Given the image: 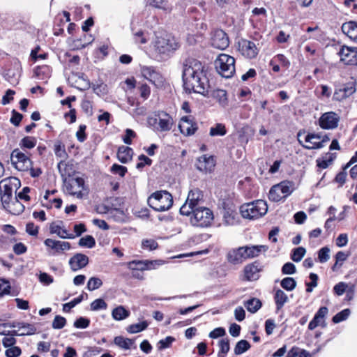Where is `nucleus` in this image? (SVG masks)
Instances as JSON below:
<instances>
[{"instance_id":"nucleus-1","label":"nucleus","mask_w":357,"mask_h":357,"mask_svg":"<svg viewBox=\"0 0 357 357\" xmlns=\"http://www.w3.org/2000/svg\"><path fill=\"white\" fill-rule=\"evenodd\" d=\"M183 87L185 91L204 95L208 92V80L204 73L202 63L197 59H188L183 65Z\"/></svg>"},{"instance_id":"nucleus-2","label":"nucleus","mask_w":357,"mask_h":357,"mask_svg":"<svg viewBox=\"0 0 357 357\" xmlns=\"http://www.w3.org/2000/svg\"><path fill=\"white\" fill-rule=\"evenodd\" d=\"M268 211V205L262 199H258L241 206L240 212L244 218L256 219L264 216Z\"/></svg>"},{"instance_id":"nucleus-3","label":"nucleus","mask_w":357,"mask_h":357,"mask_svg":"<svg viewBox=\"0 0 357 357\" xmlns=\"http://www.w3.org/2000/svg\"><path fill=\"white\" fill-rule=\"evenodd\" d=\"M148 203L156 211H165L172 206L173 197L167 190L156 191L149 197Z\"/></svg>"},{"instance_id":"nucleus-4","label":"nucleus","mask_w":357,"mask_h":357,"mask_svg":"<svg viewBox=\"0 0 357 357\" xmlns=\"http://www.w3.org/2000/svg\"><path fill=\"white\" fill-rule=\"evenodd\" d=\"M217 72L223 77L230 78L235 73V59L226 54H220L215 61Z\"/></svg>"},{"instance_id":"nucleus-5","label":"nucleus","mask_w":357,"mask_h":357,"mask_svg":"<svg viewBox=\"0 0 357 357\" xmlns=\"http://www.w3.org/2000/svg\"><path fill=\"white\" fill-rule=\"evenodd\" d=\"M213 220V213L206 207H197L194 211V215L190 217L192 225L200 227H206L211 225Z\"/></svg>"},{"instance_id":"nucleus-6","label":"nucleus","mask_w":357,"mask_h":357,"mask_svg":"<svg viewBox=\"0 0 357 357\" xmlns=\"http://www.w3.org/2000/svg\"><path fill=\"white\" fill-rule=\"evenodd\" d=\"M20 185V181L17 178H9L3 179L0 182L1 200L3 208L13 200V187Z\"/></svg>"},{"instance_id":"nucleus-7","label":"nucleus","mask_w":357,"mask_h":357,"mask_svg":"<svg viewBox=\"0 0 357 357\" xmlns=\"http://www.w3.org/2000/svg\"><path fill=\"white\" fill-rule=\"evenodd\" d=\"M148 122L159 132L169 131L174 123L172 117L164 112H159L155 118H149Z\"/></svg>"},{"instance_id":"nucleus-8","label":"nucleus","mask_w":357,"mask_h":357,"mask_svg":"<svg viewBox=\"0 0 357 357\" xmlns=\"http://www.w3.org/2000/svg\"><path fill=\"white\" fill-rule=\"evenodd\" d=\"M155 50L160 54H168L178 48V43L170 35L158 36L154 43Z\"/></svg>"},{"instance_id":"nucleus-9","label":"nucleus","mask_w":357,"mask_h":357,"mask_svg":"<svg viewBox=\"0 0 357 357\" xmlns=\"http://www.w3.org/2000/svg\"><path fill=\"white\" fill-rule=\"evenodd\" d=\"M66 191L70 195L82 199L84 197V181L82 178H70L64 181Z\"/></svg>"},{"instance_id":"nucleus-10","label":"nucleus","mask_w":357,"mask_h":357,"mask_svg":"<svg viewBox=\"0 0 357 357\" xmlns=\"http://www.w3.org/2000/svg\"><path fill=\"white\" fill-rule=\"evenodd\" d=\"M10 158L13 165L20 171L27 170L31 166L29 158L18 149L13 151Z\"/></svg>"},{"instance_id":"nucleus-11","label":"nucleus","mask_w":357,"mask_h":357,"mask_svg":"<svg viewBox=\"0 0 357 357\" xmlns=\"http://www.w3.org/2000/svg\"><path fill=\"white\" fill-rule=\"evenodd\" d=\"M211 45L218 50H225L229 45L227 34L222 29H215L211 33Z\"/></svg>"},{"instance_id":"nucleus-12","label":"nucleus","mask_w":357,"mask_h":357,"mask_svg":"<svg viewBox=\"0 0 357 357\" xmlns=\"http://www.w3.org/2000/svg\"><path fill=\"white\" fill-rule=\"evenodd\" d=\"M340 116L334 112L324 113L319 119V125L322 129H335L338 126Z\"/></svg>"},{"instance_id":"nucleus-13","label":"nucleus","mask_w":357,"mask_h":357,"mask_svg":"<svg viewBox=\"0 0 357 357\" xmlns=\"http://www.w3.org/2000/svg\"><path fill=\"white\" fill-rule=\"evenodd\" d=\"M338 54L344 64L357 66V47L343 46Z\"/></svg>"},{"instance_id":"nucleus-14","label":"nucleus","mask_w":357,"mask_h":357,"mask_svg":"<svg viewBox=\"0 0 357 357\" xmlns=\"http://www.w3.org/2000/svg\"><path fill=\"white\" fill-rule=\"evenodd\" d=\"M238 50L247 58H255L258 54V49L254 42L246 39H241L238 43Z\"/></svg>"},{"instance_id":"nucleus-15","label":"nucleus","mask_w":357,"mask_h":357,"mask_svg":"<svg viewBox=\"0 0 357 357\" xmlns=\"http://www.w3.org/2000/svg\"><path fill=\"white\" fill-rule=\"evenodd\" d=\"M178 128L181 132L185 136L193 135L197 130V123L194 122L191 116L182 117Z\"/></svg>"},{"instance_id":"nucleus-16","label":"nucleus","mask_w":357,"mask_h":357,"mask_svg":"<svg viewBox=\"0 0 357 357\" xmlns=\"http://www.w3.org/2000/svg\"><path fill=\"white\" fill-rule=\"evenodd\" d=\"M227 259L229 263L233 265L242 264L247 259L244 247L241 246L229 250L227 254Z\"/></svg>"},{"instance_id":"nucleus-17","label":"nucleus","mask_w":357,"mask_h":357,"mask_svg":"<svg viewBox=\"0 0 357 357\" xmlns=\"http://www.w3.org/2000/svg\"><path fill=\"white\" fill-rule=\"evenodd\" d=\"M195 165L199 171L206 174L213 169L215 165V161L213 156L203 155L197 158Z\"/></svg>"},{"instance_id":"nucleus-18","label":"nucleus","mask_w":357,"mask_h":357,"mask_svg":"<svg viewBox=\"0 0 357 357\" xmlns=\"http://www.w3.org/2000/svg\"><path fill=\"white\" fill-rule=\"evenodd\" d=\"M355 91V84L354 83H347L335 89L333 99L335 101H342L349 97Z\"/></svg>"},{"instance_id":"nucleus-19","label":"nucleus","mask_w":357,"mask_h":357,"mask_svg":"<svg viewBox=\"0 0 357 357\" xmlns=\"http://www.w3.org/2000/svg\"><path fill=\"white\" fill-rule=\"evenodd\" d=\"M142 74L144 78L149 80L155 86L162 83V77L159 73L152 67L144 66L142 68Z\"/></svg>"},{"instance_id":"nucleus-20","label":"nucleus","mask_w":357,"mask_h":357,"mask_svg":"<svg viewBox=\"0 0 357 357\" xmlns=\"http://www.w3.org/2000/svg\"><path fill=\"white\" fill-rule=\"evenodd\" d=\"M89 263V257L82 253H77L69 260V265L73 271L85 267Z\"/></svg>"},{"instance_id":"nucleus-21","label":"nucleus","mask_w":357,"mask_h":357,"mask_svg":"<svg viewBox=\"0 0 357 357\" xmlns=\"http://www.w3.org/2000/svg\"><path fill=\"white\" fill-rule=\"evenodd\" d=\"M202 192L198 188H194L189 191L186 200L188 204L195 208L199 207V205L204 202Z\"/></svg>"},{"instance_id":"nucleus-22","label":"nucleus","mask_w":357,"mask_h":357,"mask_svg":"<svg viewBox=\"0 0 357 357\" xmlns=\"http://www.w3.org/2000/svg\"><path fill=\"white\" fill-rule=\"evenodd\" d=\"M261 270L259 263L255 261L244 268L245 277L248 280H255L258 278V273Z\"/></svg>"},{"instance_id":"nucleus-23","label":"nucleus","mask_w":357,"mask_h":357,"mask_svg":"<svg viewBox=\"0 0 357 357\" xmlns=\"http://www.w3.org/2000/svg\"><path fill=\"white\" fill-rule=\"evenodd\" d=\"M4 208L13 215H20L24 211V206L17 197H14L13 200L8 205H5Z\"/></svg>"},{"instance_id":"nucleus-24","label":"nucleus","mask_w":357,"mask_h":357,"mask_svg":"<svg viewBox=\"0 0 357 357\" xmlns=\"http://www.w3.org/2000/svg\"><path fill=\"white\" fill-rule=\"evenodd\" d=\"M247 259L258 257L261 252H266L268 247L266 245L243 246Z\"/></svg>"},{"instance_id":"nucleus-25","label":"nucleus","mask_w":357,"mask_h":357,"mask_svg":"<svg viewBox=\"0 0 357 357\" xmlns=\"http://www.w3.org/2000/svg\"><path fill=\"white\" fill-rule=\"evenodd\" d=\"M133 151L128 146H121L119 148L117 158L121 163H127L131 160Z\"/></svg>"},{"instance_id":"nucleus-26","label":"nucleus","mask_w":357,"mask_h":357,"mask_svg":"<svg viewBox=\"0 0 357 357\" xmlns=\"http://www.w3.org/2000/svg\"><path fill=\"white\" fill-rule=\"evenodd\" d=\"M18 325H22V328H27V331H22V333H19L17 331H8L9 333L8 335H10L11 337L15 336H23V335H31L34 334L36 332V328L30 324H26L24 322H18Z\"/></svg>"},{"instance_id":"nucleus-27","label":"nucleus","mask_w":357,"mask_h":357,"mask_svg":"<svg viewBox=\"0 0 357 357\" xmlns=\"http://www.w3.org/2000/svg\"><path fill=\"white\" fill-rule=\"evenodd\" d=\"M151 261H132L128 263V268L133 271H144L151 268Z\"/></svg>"},{"instance_id":"nucleus-28","label":"nucleus","mask_w":357,"mask_h":357,"mask_svg":"<svg viewBox=\"0 0 357 357\" xmlns=\"http://www.w3.org/2000/svg\"><path fill=\"white\" fill-rule=\"evenodd\" d=\"M50 231L51 234H56L61 238H74L73 234H68L66 229H62L60 225H56L55 222H52L50 225Z\"/></svg>"},{"instance_id":"nucleus-29","label":"nucleus","mask_w":357,"mask_h":357,"mask_svg":"<svg viewBox=\"0 0 357 357\" xmlns=\"http://www.w3.org/2000/svg\"><path fill=\"white\" fill-rule=\"evenodd\" d=\"M356 22L349 21L342 25V31L344 34L354 40V39H356Z\"/></svg>"},{"instance_id":"nucleus-30","label":"nucleus","mask_w":357,"mask_h":357,"mask_svg":"<svg viewBox=\"0 0 357 357\" xmlns=\"http://www.w3.org/2000/svg\"><path fill=\"white\" fill-rule=\"evenodd\" d=\"M274 301L277 310H280L289 301V298L287 295L282 290L277 289L274 295Z\"/></svg>"},{"instance_id":"nucleus-31","label":"nucleus","mask_w":357,"mask_h":357,"mask_svg":"<svg viewBox=\"0 0 357 357\" xmlns=\"http://www.w3.org/2000/svg\"><path fill=\"white\" fill-rule=\"evenodd\" d=\"M112 316L114 319L121 321L128 318L130 316V312L123 306L120 305L112 310Z\"/></svg>"},{"instance_id":"nucleus-32","label":"nucleus","mask_w":357,"mask_h":357,"mask_svg":"<svg viewBox=\"0 0 357 357\" xmlns=\"http://www.w3.org/2000/svg\"><path fill=\"white\" fill-rule=\"evenodd\" d=\"M244 305L248 311L255 313L261 307V302L258 298H252L245 301Z\"/></svg>"},{"instance_id":"nucleus-33","label":"nucleus","mask_w":357,"mask_h":357,"mask_svg":"<svg viewBox=\"0 0 357 357\" xmlns=\"http://www.w3.org/2000/svg\"><path fill=\"white\" fill-rule=\"evenodd\" d=\"M328 310L326 307H321L317 312L315 314L314 318L309 323L308 328L309 330H314L316 328V321L317 317H319L320 319H324L326 315L328 314Z\"/></svg>"},{"instance_id":"nucleus-34","label":"nucleus","mask_w":357,"mask_h":357,"mask_svg":"<svg viewBox=\"0 0 357 357\" xmlns=\"http://www.w3.org/2000/svg\"><path fill=\"white\" fill-rule=\"evenodd\" d=\"M114 342L118 347L124 349H130L134 341L130 338H126L122 336H117L114 338Z\"/></svg>"},{"instance_id":"nucleus-35","label":"nucleus","mask_w":357,"mask_h":357,"mask_svg":"<svg viewBox=\"0 0 357 357\" xmlns=\"http://www.w3.org/2000/svg\"><path fill=\"white\" fill-rule=\"evenodd\" d=\"M280 191V188H279V187H278L277 185H273L269 191V194H268L269 199L271 201L278 202L280 201L282 199H284V195H282Z\"/></svg>"},{"instance_id":"nucleus-36","label":"nucleus","mask_w":357,"mask_h":357,"mask_svg":"<svg viewBox=\"0 0 357 357\" xmlns=\"http://www.w3.org/2000/svg\"><path fill=\"white\" fill-rule=\"evenodd\" d=\"M213 96L223 107L227 105V92L223 89H217L213 92Z\"/></svg>"},{"instance_id":"nucleus-37","label":"nucleus","mask_w":357,"mask_h":357,"mask_svg":"<svg viewBox=\"0 0 357 357\" xmlns=\"http://www.w3.org/2000/svg\"><path fill=\"white\" fill-rule=\"evenodd\" d=\"M250 348V343L245 340L238 341L234 347V354L236 355H241L248 351Z\"/></svg>"},{"instance_id":"nucleus-38","label":"nucleus","mask_w":357,"mask_h":357,"mask_svg":"<svg viewBox=\"0 0 357 357\" xmlns=\"http://www.w3.org/2000/svg\"><path fill=\"white\" fill-rule=\"evenodd\" d=\"M220 351L218 352V357H225L226 354L229 351V340L228 338H223L219 341L218 343Z\"/></svg>"},{"instance_id":"nucleus-39","label":"nucleus","mask_w":357,"mask_h":357,"mask_svg":"<svg viewBox=\"0 0 357 357\" xmlns=\"http://www.w3.org/2000/svg\"><path fill=\"white\" fill-rule=\"evenodd\" d=\"M281 287L287 291H293L296 287V281L290 277L282 279L280 282Z\"/></svg>"},{"instance_id":"nucleus-40","label":"nucleus","mask_w":357,"mask_h":357,"mask_svg":"<svg viewBox=\"0 0 357 357\" xmlns=\"http://www.w3.org/2000/svg\"><path fill=\"white\" fill-rule=\"evenodd\" d=\"M78 245L81 247L92 248L96 245V241L92 236L86 235L79 239Z\"/></svg>"},{"instance_id":"nucleus-41","label":"nucleus","mask_w":357,"mask_h":357,"mask_svg":"<svg viewBox=\"0 0 357 357\" xmlns=\"http://www.w3.org/2000/svg\"><path fill=\"white\" fill-rule=\"evenodd\" d=\"M36 145V139L34 137L26 136L22 138L20 142L21 148L31 149Z\"/></svg>"},{"instance_id":"nucleus-42","label":"nucleus","mask_w":357,"mask_h":357,"mask_svg":"<svg viewBox=\"0 0 357 357\" xmlns=\"http://www.w3.org/2000/svg\"><path fill=\"white\" fill-rule=\"evenodd\" d=\"M148 326L146 321H142L140 323L130 325L127 328V331L130 333H137L146 329Z\"/></svg>"},{"instance_id":"nucleus-43","label":"nucleus","mask_w":357,"mask_h":357,"mask_svg":"<svg viewBox=\"0 0 357 357\" xmlns=\"http://www.w3.org/2000/svg\"><path fill=\"white\" fill-rule=\"evenodd\" d=\"M305 133V130H300L298 134H297V137H298V140L299 142V143L302 145V146L303 148H305V149H308V150H310V149H321L322 147L324 146V144L320 141L319 142H314L312 143V146H309V145H305V144H303V142L300 139V137L302 135V133Z\"/></svg>"},{"instance_id":"nucleus-44","label":"nucleus","mask_w":357,"mask_h":357,"mask_svg":"<svg viewBox=\"0 0 357 357\" xmlns=\"http://www.w3.org/2000/svg\"><path fill=\"white\" fill-rule=\"evenodd\" d=\"M174 341L175 338L172 336H167L165 339L160 340L157 344L158 350L169 348Z\"/></svg>"},{"instance_id":"nucleus-45","label":"nucleus","mask_w":357,"mask_h":357,"mask_svg":"<svg viewBox=\"0 0 357 357\" xmlns=\"http://www.w3.org/2000/svg\"><path fill=\"white\" fill-rule=\"evenodd\" d=\"M350 313L351 312L349 309H344L341 312H338L337 314H336L333 317L332 321L335 324L340 323L342 321L346 320L349 317Z\"/></svg>"},{"instance_id":"nucleus-46","label":"nucleus","mask_w":357,"mask_h":357,"mask_svg":"<svg viewBox=\"0 0 357 357\" xmlns=\"http://www.w3.org/2000/svg\"><path fill=\"white\" fill-rule=\"evenodd\" d=\"M305 249L303 247H298L293 250L291 258L295 262L301 261L305 254Z\"/></svg>"},{"instance_id":"nucleus-47","label":"nucleus","mask_w":357,"mask_h":357,"mask_svg":"<svg viewBox=\"0 0 357 357\" xmlns=\"http://www.w3.org/2000/svg\"><path fill=\"white\" fill-rule=\"evenodd\" d=\"M226 134L225 126L222 123H218L215 127H212L210 129L211 136H223Z\"/></svg>"},{"instance_id":"nucleus-48","label":"nucleus","mask_w":357,"mask_h":357,"mask_svg":"<svg viewBox=\"0 0 357 357\" xmlns=\"http://www.w3.org/2000/svg\"><path fill=\"white\" fill-rule=\"evenodd\" d=\"M84 298V295L81 294L77 298H74L69 303H65L63 305V311L65 312H68L70 310L74 307L76 305L79 304L82 302Z\"/></svg>"},{"instance_id":"nucleus-49","label":"nucleus","mask_w":357,"mask_h":357,"mask_svg":"<svg viewBox=\"0 0 357 357\" xmlns=\"http://www.w3.org/2000/svg\"><path fill=\"white\" fill-rule=\"evenodd\" d=\"M102 285V280L96 277H92L89 279L87 283V289L89 291H93L95 289H98Z\"/></svg>"},{"instance_id":"nucleus-50","label":"nucleus","mask_w":357,"mask_h":357,"mask_svg":"<svg viewBox=\"0 0 357 357\" xmlns=\"http://www.w3.org/2000/svg\"><path fill=\"white\" fill-rule=\"evenodd\" d=\"M54 153L57 157H59L61 158H66V152L65 150V147L63 145H62L61 142H56L54 145Z\"/></svg>"},{"instance_id":"nucleus-51","label":"nucleus","mask_w":357,"mask_h":357,"mask_svg":"<svg viewBox=\"0 0 357 357\" xmlns=\"http://www.w3.org/2000/svg\"><path fill=\"white\" fill-rule=\"evenodd\" d=\"M277 185L280 188V192L284 195V198H286L292 192V190L291 189V184L289 182L283 181L279 184H277Z\"/></svg>"},{"instance_id":"nucleus-52","label":"nucleus","mask_w":357,"mask_h":357,"mask_svg":"<svg viewBox=\"0 0 357 357\" xmlns=\"http://www.w3.org/2000/svg\"><path fill=\"white\" fill-rule=\"evenodd\" d=\"M330 249L328 247L321 248L318 252V259L321 263L326 262L330 258Z\"/></svg>"},{"instance_id":"nucleus-53","label":"nucleus","mask_w":357,"mask_h":357,"mask_svg":"<svg viewBox=\"0 0 357 357\" xmlns=\"http://www.w3.org/2000/svg\"><path fill=\"white\" fill-rule=\"evenodd\" d=\"M66 324V318L60 315H56L52 321V326L54 329H61L65 326Z\"/></svg>"},{"instance_id":"nucleus-54","label":"nucleus","mask_w":357,"mask_h":357,"mask_svg":"<svg viewBox=\"0 0 357 357\" xmlns=\"http://www.w3.org/2000/svg\"><path fill=\"white\" fill-rule=\"evenodd\" d=\"M310 279L311 280L310 282H306V291L307 293H310L312 291V289L314 287H316L317 286V280H318V276L317 274L311 273L309 276Z\"/></svg>"},{"instance_id":"nucleus-55","label":"nucleus","mask_w":357,"mask_h":357,"mask_svg":"<svg viewBox=\"0 0 357 357\" xmlns=\"http://www.w3.org/2000/svg\"><path fill=\"white\" fill-rule=\"evenodd\" d=\"M107 307V303L103 299L101 298L96 299L91 304V309L93 311H96L100 309H106Z\"/></svg>"},{"instance_id":"nucleus-56","label":"nucleus","mask_w":357,"mask_h":357,"mask_svg":"<svg viewBox=\"0 0 357 357\" xmlns=\"http://www.w3.org/2000/svg\"><path fill=\"white\" fill-rule=\"evenodd\" d=\"M142 247L144 249L154 250L158 247V244L153 239H144L142 242Z\"/></svg>"},{"instance_id":"nucleus-57","label":"nucleus","mask_w":357,"mask_h":357,"mask_svg":"<svg viewBox=\"0 0 357 357\" xmlns=\"http://www.w3.org/2000/svg\"><path fill=\"white\" fill-rule=\"evenodd\" d=\"M195 208L193 206L188 204V201L185 200V202L180 208V213L183 215H190L191 213L194 215Z\"/></svg>"},{"instance_id":"nucleus-58","label":"nucleus","mask_w":357,"mask_h":357,"mask_svg":"<svg viewBox=\"0 0 357 357\" xmlns=\"http://www.w3.org/2000/svg\"><path fill=\"white\" fill-rule=\"evenodd\" d=\"M10 292V286L3 279H0V298L4 295L9 294Z\"/></svg>"},{"instance_id":"nucleus-59","label":"nucleus","mask_w":357,"mask_h":357,"mask_svg":"<svg viewBox=\"0 0 357 357\" xmlns=\"http://www.w3.org/2000/svg\"><path fill=\"white\" fill-rule=\"evenodd\" d=\"M296 271V266L291 262L285 263L282 267V273L284 275H291Z\"/></svg>"},{"instance_id":"nucleus-60","label":"nucleus","mask_w":357,"mask_h":357,"mask_svg":"<svg viewBox=\"0 0 357 357\" xmlns=\"http://www.w3.org/2000/svg\"><path fill=\"white\" fill-rule=\"evenodd\" d=\"M90 320L85 317H79L74 322V326L77 328H86L89 326Z\"/></svg>"},{"instance_id":"nucleus-61","label":"nucleus","mask_w":357,"mask_h":357,"mask_svg":"<svg viewBox=\"0 0 357 357\" xmlns=\"http://www.w3.org/2000/svg\"><path fill=\"white\" fill-rule=\"evenodd\" d=\"M347 287V283L340 282L334 286L333 291L336 295L341 296L346 291Z\"/></svg>"},{"instance_id":"nucleus-62","label":"nucleus","mask_w":357,"mask_h":357,"mask_svg":"<svg viewBox=\"0 0 357 357\" xmlns=\"http://www.w3.org/2000/svg\"><path fill=\"white\" fill-rule=\"evenodd\" d=\"M22 353L21 349L18 347H11L6 350V357H18Z\"/></svg>"},{"instance_id":"nucleus-63","label":"nucleus","mask_w":357,"mask_h":357,"mask_svg":"<svg viewBox=\"0 0 357 357\" xmlns=\"http://www.w3.org/2000/svg\"><path fill=\"white\" fill-rule=\"evenodd\" d=\"M22 118H23L22 114L17 112L15 109H13L12 111V116L10 119V121L15 126H19Z\"/></svg>"},{"instance_id":"nucleus-64","label":"nucleus","mask_w":357,"mask_h":357,"mask_svg":"<svg viewBox=\"0 0 357 357\" xmlns=\"http://www.w3.org/2000/svg\"><path fill=\"white\" fill-rule=\"evenodd\" d=\"M111 171L114 174H119L121 177L124 176L126 173L127 172V168L124 166L119 165L117 164H114L111 167Z\"/></svg>"}]
</instances>
